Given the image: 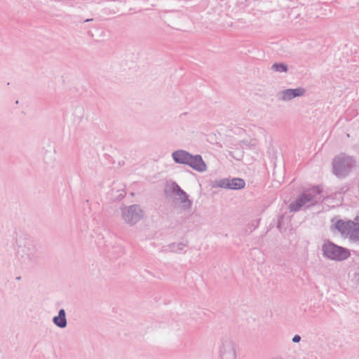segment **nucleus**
<instances>
[{
	"mask_svg": "<svg viewBox=\"0 0 359 359\" xmlns=\"http://www.w3.org/2000/svg\"><path fill=\"white\" fill-rule=\"evenodd\" d=\"M187 242L172 243L168 245V250L172 253H180L184 251Z\"/></svg>",
	"mask_w": 359,
	"mask_h": 359,
	"instance_id": "nucleus-14",
	"label": "nucleus"
},
{
	"mask_svg": "<svg viewBox=\"0 0 359 359\" xmlns=\"http://www.w3.org/2000/svg\"><path fill=\"white\" fill-rule=\"evenodd\" d=\"M187 165L193 170L203 172L207 170V165L200 154L193 155L191 154Z\"/></svg>",
	"mask_w": 359,
	"mask_h": 359,
	"instance_id": "nucleus-11",
	"label": "nucleus"
},
{
	"mask_svg": "<svg viewBox=\"0 0 359 359\" xmlns=\"http://www.w3.org/2000/svg\"><path fill=\"white\" fill-rule=\"evenodd\" d=\"M306 203H290L289 205V209L291 212H295L299 211L304 205Z\"/></svg>",
	"mask_w": 359,
	"mask_h": 359,
	"instance_id": "nucleus-16",
	"label": "nucleus"
},
{
	"mask_svg": "<svg viewBox=\"0 0 359 359\" xmlns=\"http://www.w3.org/2000/svg\"><path fill=\"white\" fill-rule=\"evenodd\" d=\"M306 92V89L302 87L287 88L278 92L276 97L280 102H289L295 97L304 95Z\"/></svg>",
	"mask_w": 359,
	"mask_h": 359,
	"instance_id": "nucleus-9",
	"label": "nucleus"
},
{
	"mask_svg": "<svg viewBox=\"0 0 359 359\" xmlns=\"http://www.w3.org/2000/svg\"><path fill=\"white\" fill-rule=\"evenodd\" d=\"M221 359H236V346L234 341L229 337H224L220 339L218 346Z\"/></svg>",
	"mask_w": 359,
	"mask_h": 359,
	"instance_id": "nucleus-6",
	"label": "nucleus"
},
{
	"mask_svg": "<svg viewBox=\"0 0 359 359\" xmlns=\"http://www.w3.org/2000/svg\"><path fill=\"white\" fill-rule=\"evenodd\" d=\"M300 340H301V337L298 334L294 335L292 338V341L294 343H298L300 341Z\"/></svg>",
	"mask_w": 359,
	"mask_h": 359,
	"instance_id": "nucleus-19",
	"label": "nucleus"
},
{
	"mask_svg": "<svg viewBox=\"0 0 359 359\" xmlns=\"http://www.w3.org/2000/svg\"><path fill=\"white\" fill-rule=\"evenodd\" d=\"M164 193L168 197L178 196L180 202H191L188 198L187 193L175 182L166 184L164 188Z\"/></svg>",
	"mask_w": 359,
	"mask_h": 359,
	"instance_id": "nucleus-8",
	"label": "nucleus"
},
{
	"mask_svg": "<svg viewBox=\"0 0 359 359\" xmlns=\"http://www.w3.org/2000/svg\"><path fill=\"white\" fill-rule=\"evenodd\" d=\"M358 217L355 221L339 219L334 224V228L341 236L348 238L352 243H359V222Z\"/></svg>",
	"mask_w": 359,
	"mask_h": 359,
	"instance_id": "nucleus-2",
	"label": "nucleus"
},
{
	"mask_svg": "<svg viewBox=\"0 0 359 359\" xmlns=\"http://www.w3.org/2000/svg\"><path fill=\"white\" fill-rule=\"evenodd\" d=\"M353 191L349 189L348 186H344L339 188L338 190L333 193L328 194L325 193V196L329 197L327 199L332 201H343L344 200H351Z\"/></svg>",
	"mask_w": 359,
	"mask_h": 359,
	"instance_id": "nucleus-10",
	"label": "nucleus"
},
{
	"mask_svg": "<svg viewBox=\"0 0 359 359\" xmlns=\"http://www.w3.org/2000/svg\"><path fill=\"white\" fill-rule=\"evenodd\" d=\"M283 217H280L278 219V224H277V228L279 229L280 231H281V228H282V224H283Z\"/></svg>",
	"mask_w": 359,
	"mask_h": 359,
	"instance_id": "nucleus-18",
	"label": "nucleus"
},
{
	"mask_svg": "<svg viewBox=\"0 0 359 359\" xmlns=\"http://www.w3.org/2000/svg\"><path fill=\"white\" fill-rule=\"evenodd\" d=\"M271 69L278 72H287L288 71V66L284 63H274L271 66Z\"/></svg>",
	"mask_w": 359,
	"mask_h": 359,
	"instance_id": "nucleus-15",
	"label": "nucleus"
},
{
	"mask_svg": "<svg viewBox=\"0 0 359 359\" xmlns=\"http://www.w3.org/2000/svg\"><path fill=\"white\" fill-rule=\"evenodd\" d=\"M245 182L241 178H224L210 181L211 188H224L227 189L238 190L245 187Z\"/></svg>",
	"mask_w": 359,
	"mask_h": 359,
	"instance_id": "nucleus-7",
	"label": "nucleus"
},
{
	"mask_svg": "<svg viewBox=\"0 0 359 359\" xmlns=\"http://www.w3.org/2000/svg\"><path fill=\"white\" fill-rule=\"evenodd\" d=\"M17 280H20V277H17L16 278Z\"/></svg>",
	"mask_w": 359,
	"mask_h": 359,
	"instance_id": "nucleus-21",
	"label": "nucleus"
},
{
	"mask_svg": "<svg viewBox=\"0 0 359 359\" xmlns=\"http://www.w3.org/2000/svg\"><path fill=\"white\" fill-rule=\"evenodd\" d=\"M328 198L325 196L323 185L319 184L309 188H303L302 193L293 202H311L312 201L318 202V200L323 202V201L327 200Z\"/></svg>",
	"mask_w": 359,
	"mask_h": 359,
	"instance_id": "nucleus-4",
	"label": "nucleus"
},
{
	"mask_svg": "<svg viewBox=\"0 0 359 359\" xmlns=\"http://www.w3.org/2000/svg\"><path fill=\"white\" fill-rule=\"evenodd\" d=\"M93 21V19H86L83 20L84 22Z\"/></svg>",
	"mask_w": 359,
	"mask_h": 359,
	"instance_id": "nucleus-20",
	"label": "nucleus"
},
{
	"mask_svg": "<svg viewBox=\"0 0 359 359\" xmlns=\"http://www.w3.org/2000/svg\"><path fill=\"white\" fill-rule=\"evenodd\" d=\"M322 252L325 258L335 262L344 261L351 255L349 250L337 245L329 240L325 241L322 245Z\"/></svg>",
	"mask_w": 359,
	"mask_h": 359,
	"instance_id": "nucleus-3",
	"label": "nucleus"
},
{
	"mask_svg": "<svg viewBox=\"0 0 359 359\" xmlns=\"http://www.w3.org/2000/svg\"><path fill=\"white\" fill-rule=\"evenodd\" d=\"M356 167V161L352 156L341 154L332 161V172L339 179L346 177Z\"/></svg>",
	"mask_w": 359,
	"mask_h": 359,
	"instance_id": "nucleus-1",
	"label": "nucleus"
},
{
	"mask_svg": "<svg viewBox=\"0 0 359 359\" xmlns=\"http://www.w3.org/2000/svg\"><path fill=\"white\" fill-rule=\"evenodd\" d=\"M53 323L60 328H65L67 327V318L65 311L62 309L59 311L58 315L55 316L53 319Z\"/></svg>",
	"mask_w": 359,
	"mask_h": 359,
	"instance_id": "nucleus-13",
	"label": "nucleus"
},
{
	"mask_svg": "<svg viewBox=\"0 0 359 359\" xmlns=\"http://www.w3.org/2000/svg\"><path fill=\"white\" fill-rule=\"evenodd\" d=\"M117 192H118V194L116 196V200H117V201L122 200L126 196V191L124 190H119V191H117Z\"/></svg>",
	"mask_w": 359,
	"mask_h": 359,
	"instance_id": "nucleus-17",
	"label": "nucleus"
},
{
	"mask_svg": "<svg viewBox=\"0 0 359 359\" xmlns=\"http://www.w3.org/2000/svg\"><path fill=\"white\" fill-rule=\"evenodd\" d=\"M191 154L184 149H178L172 153V158L175 163L186 165Z\"/></svg>",
	"mask_w": 359,
	"mask_h": 359,
	"instance_id": "nucleus-12",
	"label": "nucleus"
},
{
	"mask_svg": "<svg viewBox=\"0 0 359 359\" xmlns=\"http://www.w3.org/2000/svg\"><path fill=\"white\" fill-rule=\"evenodd\" d=\"M121 217L130 226H134L139 222L144 215L143 210L137 204L123 205L121 208Z\"/></svg>",
	"mask_w": 359,
	"mask_h": 359,
	"instance_id": "nucleus-5",
	"label": "nucleus"
}]
</instances>
